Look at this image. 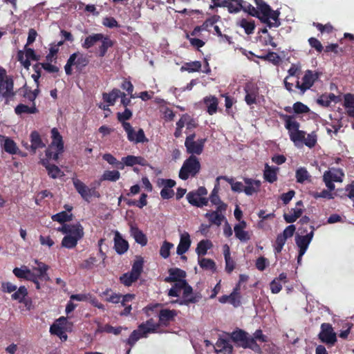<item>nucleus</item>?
<instances>
[{"label":"nucleus","instance_id":"nucleus-9","mask_svg":"<svg viewBox=\"0 0 354 354\" xmlns=\"http://www.w3.org/2000/svg\"><path fill=\"white\" fill-rule=\"evenodd\" d=\"M320 75L321 73L319 72L307 70L302 77V83H300L299 80H296L295 87L299 89L301 93L304 94L313 86Z\"/></svg>","mask_w":354,"mask_h":354},{"label":"nucleus","instance_id":"nucleus-33","mask_svg":"<svg viewBox=\"0 0 354 354\" xmlns=\"http://www.w3.org/2000/svg\"><path fill=\"white\" fill-rule=\"evenodd\" d=\"M204 104L206 105L207 108V112L209 115H212L217 112L218 101L215 96L205 97L204 98Z\"/></svg>","mask_w":354,"mask_h":354},{"label":"nucleus","instance_id":"nucleus-58","mask_svg":"<svg viewBox=\"0 0 354 354\" xmlns=\"http://www.w3.org/2000/svg\"><path fill=\"white\" fill-rule=\"evenodd\" d=\"M147 194L142 193L140 195V199L138 201H133V200H126L127 204L129 206H136L139 208H142L143 207L146 206L147 204Z\"/></svg>","mask_w":354,"mask_h":354},{"label":"nucleus","instance_id":"nucleus-28","mask_svg":"<svg viewBox=\"0 0 354 354\" xmlns=\"http://www.w3.org/2000/svg\"><path fill=\"white\" fill-rule=\"evenodd\" d=\"M232 346L227 339L219 338L215 346V351L217 354H232Z\"/></svg>","mask_w":354,"mask_h":354},{"label":"nucleus","instance_id":"nucleus-14","mask_svg":"<svg viewBox=\"0 0 354 354\" xmlns=\"http://www.w3.org/2000/svg\"><path fill=\"white\" fill-rule=\"evenodd\" d=\"M73 183L76 191L80 194L82 198L89 201L91 196H99L100 194L95 188H88L83 182L78 178H73Z\"/></svg>","mask_w":354,"mask_h":354},{"label":"nucleus","instance_id":"nucleus-22","mask_svg":"<svg viewBox=\"0 0 354 354\" xmlns=\"http://www.w3.org/2000/svg\"><path fill=\"white\" fill-rule=\"evenodd\" d=\"M192 241L188 232H184L180 234V242L177 246L176 253L178 255H183L190 248Z\"/></svg>","mask_w":354,"mask_h":354},{"label":"nucleus","instance_id":"nucleus-25","mask_svg":"<svg viewBox=\"0 0 354 354\" xmlns=\"http://www.w3.org/2000/svg\"><path fill=\"white\" fill-rule=\"evenodd\" d=\"M169 276L165 279L166 282H174L183 280L186 277V272L178 268H172L168 270Z\"/></svg>","mask_w":354,"mask_h":354},{"label":"nucleus","instance_id":"nucleus-13","mask_svg":"<svg viewBox=\"0 0 354 354\" xmlns=\"http://www.w3.org/2000/svg\"><path fill=\"white\" fill-rule=\"evenodd\" d=\"M5 84V91L2 93V96L5 98H10L15 95L13 92L14 83L12 78L7 77L6 71L0 66V91Z\"/></svg>","mask_w":354,"mask_h":354},{"label":"nucleus","instance_id":"nucleus-59","mask_svg":"<svg viewBox=\"0 0 354 354\" xmlns=\"http://www.w3.org/2000/svg\"><path fill=\"white\" fill-rule=\"evenodd\" d=\"M103 160L106 161L109 164L115 166L118 169H122L124 168V165L122 162L118 160L111 153H104L102 156Z\"/></svg>","mask_w":354,"mask_h":354},{"label":"nucleus","instance_id":"nucleus-52","mask_svg":"<svg viewBox=\"0 0 354 354\" xmlns=\"http://www.w3.org/2000/svg\"><path fill=\"white\" fill-rule=\"evenodd\" d=\"M120 178V174L117 170H106L104 172L101 177V180H109L115 182Z\"/></svg>","mask_w":354,"mask_h":354},{"label":"nucleus","instance_id":"nucleus-54","mask_svg":"<svg viewBox=\"0 0 354 354\" xmlns=\"http://www.w3.org/2000/svg\"><path fill=\"white\" fill-rule=\"evenodd\" d=\"M200 267L206 270L216 271V267L215 262L210 259L202 258L198 259Z\"/></svg>","mask_w":354,"mask_h":354},{"label":"nucleus","instance_id":"nucleus-50","mask_svg":"<svg viewBox=\"0 0 354 354\" xmlns=\"http://www.w3.org/2000/svg\"><path fill=\"white\" fill-rule=\"evenodd\" d=\"M122 330V326L113 327L109 324H105L104 326H98L97 329V332L98 333H113L114 335H119L121 333Z\"/></svg>","mask_w":354,"mask_h":354},{"label":"nucleus","instance_id":"nucleus-44","mask_svg":"<svg viewBox=\"0 0 354 354\" xmlns=\"http://www.w3.org/2000/svg\"><path fill=\"white\" fill-rule=\"evenodd\" d=\"M50 333L51 335L59 337L63 341H66L68 338L64 328L57 323H54L50 326Z\"/></svg>","mask_w":354,"mask_h":354},{"label":"nucleus","instance_id":"nucleus-56","mask_svg":"<svg viewBox=\"0 0 354 354\" xmlns=\"http://www.w3.org/2000/svg\"><path fill=\"white\" fill-rule=\"evenodd\" d=\"M73 214H68L66 211H62L59 212L52 216V219L54 221H57L60 223H64L66 221H70L72 220Z\"/></svg>","mask_w":354,"mask_h":354},{"label":"nucleus","instance_id":"nucleus-20","mask_svg":"<svg viewBox=\"0 0 354 354\" xmlns=\"http://www.w3.org/2000/svg\"><path fill=\"white\" fill-rule=\"evenodd\" d=\"M245 184L244 193L247 196H252L260 190L261 183L259 180H254L250 178H243Z\"/></svg>","mask_w":354,"mask_h":354},{"label":"nucleus","instance_id":"nucleus-38","mask_svg":"<svg viewBox=\"0 0 354 354\" xmlns=\"http://www.w3.org/2000/svg\"><path fill=\"white\" fill-rule=\"evenodd\" d=\"M131 233L136 243L140 244L142 246H145L147 244L146 235L138 227L131 226Z\"/></svg>","mask_w":354,"mask_h":354},{"label":"nucleus","instance_id":"nucleus-2","mask_svg":"<svg viewBox=\"0 0 354 354\" xmlns=\"http://www.w3.org/2000/svg\"><path fill=\"white\" fill-rule=\"evenodd\" d=\"M232 340L239 346L244 348H250L257 353H261V346L254 340V338L243 330L237 329L231 334Z\"/></svg>","mask_w":354,"mask_h":354},{"label":"nucleus","instance_id":"nucleus-40","mask_svg":"<svg viewBox=\"0 0 354 354\" xmlns=\"http://www.w3.org/2000/svg\"><path fill=\"white\" fill-rule=\"evenodd\" d=\"M303 213V209L300 207L292 208L288 214H284L283 218L286 223H292L299 218Z\"/></svg>","mask_w":354,"mask_h":354},{"label":"nucleus","instance_id":"nucleus-45","mask_svg":"<svg viewBox=\"0 0 354 354\" xmlns=\"http://www.w3.org/2000/svg\"><path fill=\"white\" fill-rule=\"evenodd\" d=\"M143 258L142 257H137L132 265L131 270L130 272L139 278L143 271Z\"/></svg>","mask_w":354,"mask_h":354},{"label":"nucleus","instance_id":"nucleus-21","mask_svg":"<svg viewBox=\"0 0 354 354\" xmlns=\"http://www.w3.org/2000/svg\"><path fill=\"white\" fill-rule=\"evenodd\" d=\"M279 115L284 122L285 127L288 131L289 134L299 129L300 124L296 120L295 115L283 113H279Z\"/></svg>","mask_w":354,"mask_h":354},{"label":"nucleus","instance_id":"nucleus-63","mask_svg":"<svg viewBox=\"0 0 354 354\" xmlns=\"http://www.w3.org/2000/svg\"><path fill=\"white\" fill-rule=\"evenodd\" d=\"M292 109L296 114L307 113L310 111L308 106L301 102L294 103Z\"/></svg>","mask_w":354,"mask_h":354},{"label":"nucleus","instance_id":"nucleus-49","mask_svg":"<svg viewBox=\"0 0 354 354\" xmlns=\"http://www.w3.org/2000/svg\"><path fill=\"white\" fill-rule=\"evenodd\" d=\"M139 278H138L136 275H134L132 272H128L120 277V281L121 283L124 285L125 286H130L132 283L136 281Z\"/></svg>","mask_w":354,"mask_h":354},{"label":"nucleus","instance_id":"nucleus-39","mask_svg":"<svg viewBox=\"0 0 354 354\" xmlns=\"http://www.w3.org/2000/svg\"><path fill=\"white\" fill-rule=\"evenodd\" d=\"M30 137L31 148L33 152H35L37 149H41L45 147L39 133L37 131H32Z\"/></svg>","mask_w":354,"mask_h":354},{"label":"nucleus","instance_id":"nucleus-30","mask_svg":"<svg viewBox=\"0 0 354 354\" xmlns=\"http://www.w3.org/2000/svg\"><path fill=\"white\" fill-rule=\"evenodd\" d=\"M278 167H270L268 163L265 165V169L263 171V178L265 180L270 183H273L277 180Z\"/></svg>","mask_w":354,"mask_h":354},{"label":"nucleus","instance_id":"nucleus-37","mask_svg":"<svg viewBox=\"0 0 354 354\" xmlns=\"http://www.w3.org/2000/svg\"><path fill=\"white\" fill-rule=\"evenodd\" d=\"M100 41H102V44L98 48V56L103 57L106 55L108 49L113 46L114 41L111 40L109 37L104 36V35L103 39Z\"/></svg>","mask_w":354,"mask_h":354},{"label":"nucleus","instance_id":"nucleus-7","mask_svg":"<svg viewBox=\"0 0 354 354\" xmlns=\"http://www.w3.org/2000/svg\"><path fill=\"white\" fill-rule=\"evenodd\" d=\"M344 176V173L342 169L332 167L324 171L323 175V181L330 191H333L335 189V185L333 183L342 182Z\"/></svg>","mask_w":354,"mask_h":354},{"label":"nucleus","instance_id":"nucleus-36","mask_svg":"<svg viewBox=\"0 0 354 354\" xmlns=\"http://www.w3.org/2000/svg\"><path fill=\"white\" fill-rule=\"evenodd\" d=\"M102 39L103 34L102 33L90 35L85 38L84 41L82 44V47L84 49H89Z\"/></svg>","mask_w":354,"mask_h":354},{"label":"nucleus","instance_id":"nucleus-34","mask_svg":"<svg viewBox=\"0 0 354 354\" xmlns=\"http://www.w3.org/2000/svg\"><path fill=\"white\" fill-rule=\"evenodd\" d=\"M120 95V90L118 88H113L109 93H103L102 99L105 102L108 103V105L113 106Z\"/></svg>","mask_w":354,"mask_h":354},{"label":"nucleus","instance_id":"nucleus-23","mask_svg":"<svg viewBox=\"0 0 354 354\" xmlns=\"http://www.w3.org/2000/svg\"><path fill=\"white\" fill-rule=\"evenodd\" d=\"M50 160L46 157V159L41 160V165L46 169L48 176L53 179L62 176L63 171L57 165L50 164Z\"/></svg>","mask_w":354,"mask_h":354},{"label":"nucleus","instance_id":"nucleus-18","mask_svg":"<svg viewBox=\"0 0 354 354\" xmlns=\"http://www.w3.org/2000/svg\"><path fill=\"white\" fill-rule=\"evenodd\" d=\"M301 73V66L299 65L292 64L290 68L288 71V76H286L283 80V84L285 88L289 92L293 91V84L289 82L288 80L290 77H295L297 80H299V76Z\"/></svg>","mask_w":354,"mask_h":354},{"label":"nucleus","instance_id":"nucleus-62","mask_svg":"<svg viewBox=\"0 0 354 354\" xmlns=\"http://www.w3.org/2000/svg\"><path fill=\"white\" fill-rule=\"evenodd\" d=\"M174 247V244L165 241L160 249V255L164 258L167 259L170 255V250Z\"/></svg>","mask_w":354,"mask_h":354},{"label":"nucleus","instance_id":"nucleus-27","mask_svg":"<svg viewBox=\"0 0 354 354\" xmlns=\"http://www.w3.org/2000/svg\"><path fill=\"white\" fill-rule=\"evenodd\" d=\"M245 227L246 223L244 221L234 227L235 236L241 242H246L250 239L249 232L244 230Z\"/></svg>","mask_w":354,"mask_h":354},{"label":"nucleus","instance_id":"nucleus-35","mask_svg":"<svg viewBox=\"0 0 354 354\" xmlns=\"http://www.w3.org/2000/svg\"><path fill=\"white\" fill-rule=\"evenodd\" d=\"M3 145L4 151L10 154H17L19 151V148L15 142L10 138L6 137L1 142Z\"/></svg>","mask_w":354,"mask_h":354},{"label":"nucleus","instance_id":"nucleus-1","mask_svg":"<svg viewBox=\"0 0 354 354\" xmlns=\"http://www.w3.org/2000/svg\"><path fill=\"white\" fill-rule=\"evenodd\" d=\"M174 284L169 290V297H178L183 290L182 299L177 300L180 305L189 306L191 304H196L202 299V295L198 292H194L192 287L185 279L174 281Z\"/></svg>","mask_w":354,"mask_h":354},{"label":"nucleus","instance_id":"nucleus-10","mask_svg":"<svg viewBox=\"0 0 354 354\" xmlns=\"http://www.w3.org/2000/svg\"><path fill=\"white\" fill-rule=\"evenodd\" d=\"M319 339L328 346H333L337 342V335L332 325L329 323H323L320 326V332L318 334Z\"/></svg>","mask_w":354,"mask_h":354},{"label":"nucleus","instance_id":"nucleus-31","mask_svg":"<svg viewBox=\"0 0 354 354\" xmlns=\"http://www.w3.org/2000/svg\"><path fill=\"white\" fill-rule=\"evenodd\" d=\"M339 100V96L335 95L334 93H324L317 99V103L322 106L328 107L331 102H337Z\"/></svg>","mask_w":354,"mask_h":354},{"label":"nucleus","instance_id":"nucleus-64","mask_svg":"<svg viewBox=\"0 0 354 354\" xmlns=\"http://www.w3.org/2000/svg\"><path fill=\"white\" fill-rule=\"evenodd\" d=\"M290 140L294 142H303L305 140L306 132L299 129L289 134Z\"/></svg>","mask_w":354,"mask_h":354},{"label":"nucleus","instance_id":"nucleus-47","mask_svg":"<svg viewBox=\"0 0 354 354\" xmlns=\"http://www.w3.org/2000/svg\"><path fill=\"white\" fill-rule=\"evenodd\" d=\"M147 337V336L146 335L143 334L142 331L140 330L139 327H138L137 330H134L131 333L129 338L127 339V344L132 347L140 338Z\"/></svg>","mask_w":354,"mask_h":354},{"label":"nucleus","instance_id":"nucleus-11","mask_svg":"<svg viewBox=\"0 0 354 354\" xmlns=\"http://www.w3.org/2000/svg\"><path fill=\"white\" fill-rule=\"evenodd\" d=\"M123 129L127 133L128 140L130 142L138 144L145 143L149 141L142 129H139L136 133L130 123L123 124Z\"/></svg>","mask_w":354,"mask_h":354},{"label":"nucleus","instance_id":"nucleus-17","mask_svg":"<svg viewBox=\"0 0 354 354\" xmlns=\"http://www.w3.org/2000/svg\"><path fill=\"white\" fill-rule=\"evenodd\" d=\"M245 93V101L248 105H252L257 103V98L259 95V88L253 83H246L244 86Z\"/></svg>","mask_w":354,"mask_h":354},{"label":"nucleus","instance_id":"nucleus-57","mask_svg":"<svg viewBox=\"0 0 354 354\" xmlns=\"http://www.w3.org/2000/svg\"><path fill=\"white\" fill-rule=\"evenodd\" d=\"M286 241L287 239L281 234L277 235L275 242L273 244L274 252L275 254H278L281 252Z\"/></svg>","mask_w":354,"mask_h":354},{"label":"nucleus","instance_id":"nucleus-29","mask_svg":"<svg viewBox=\"0 0 354 354\" xmlns=\"http://www.w3.org/2000/svg\"><path fill=\"white\" fill-rule=\"evenodd\" d=\"M223 251L225 261V271L230 274L235 268V262L231 258L230 246L225 244L223 247Z\"/></svg>","mask_w":354,"mask_h":354},{"label":"nucleus","instance_id":"nucleus-43","mask_svg":"<svg viewBox=\"0 0 354 354\" xmlns=\"http://www.w3.org/2000/svg\"><path fill=\"white\" fill-rule=\"evenodd\" d=\"M212 247V243L208 239L201 240L197 245L196 252L198 256H204L207 250Z\"/></svg>","mask_w":354,"mask_h":354},{"label":"nucleus","instance_id":"nucleus-8","mask_svg":"<svg viewBox=\"0 0 354 354\" xmlns=\"http://www.w3.org/2000/svg\"><path fill=\"white\" fill-rule=\"evenodd\" d=\"M196 137L195 133L188 136L185 141V146L187 153L190 156L201 155L204 149L206 138L198 139L197 141L194 140Z\"/></svg>","mask_w":354,"mask_h":354},{"label":"nucleus","instance_id":"nucleus-41","mask_svg":"<svg viewBox=\"0 0 354 354\" xmlns=\"http://www.w3.org/2000/svg\"><path fill=\"white\" fill-rule=\"evenodd\" d=\"M227 1L225 8L230 13H237L241 11L245 3L243 0H227Z\"/></svg>","mask_w":354,"mask_h":354},{"label":"nucleus","instance_id":"nucleus-4","mask_svg":"<svg viewBox=\"0 0 354 354\" xmlns=\"http://www.w3.org/2000/svg\"><path fill=\"white\" fill-rule=\"evenodd\" d=\"M201 165L199 159L196 156H189L183 162L178 174V176L183 180L189 177H195L199 174Z\"/></svg>","mask_w":354,"mask_h":354},{"label":"nucleus","instance_id":"nucleus-61","mask_svg":"<svg viewBox=\"0 0 354 354\" xmlns=\"http://www.w3.org/2000/svg\"><path fill=\"white\" fill-rule=\"evenodd\" d=\"M132 111L129 109L128 108H125L124 112L117 113V119L122 124V126L123 127V124L124 123H129L127 122V120H129L132 117Z\"/></svg>","mask_w":354,"mask_h":354},{"label":"nucleus","instance_id":"nucleus-19","mask_svg":"<svg viewBox=\"0 0 354 354\" xmlns=\"http://www.w3.org/2000/svg\"><path fill=\"white\" fill-rule=\"evenodd\" d=\"M178 312L176 310L162 309L158 314L159 323L160 326H168L170 322L174 321Z\"/></svg>","mask_w":354,"mask_h":354},{"label":"nucleus","instance_id":"nucleus-51","mask_svg":"<svg viewBox=\"0 0 354 354\" xmlns=\"http://www.w3.org/2000/svg\"><path fill=\"white\" fill-rule=\"evenodd\" d=\"M79 240L80 239L66 234L62 241V246L68 249L74 248L76 247Z\"/></svg>","mask_w":354,"mask_h":354},{"label":"nucleus","instance_id":"nucleus-6","mask_svg":"<svg viewBox=\"0 0 354 354\" xmlns=\"http://www.w3.org/2000/svg\"><path fill=\"white\" fill-rule=\"evenodd\" d=\"M280 12L278 10H273L270 6H266L259 11V15L255 16L258 18L260 21L263 24H267V26L272 28L273 27H279L281 25L279 20Z\"/></svg>","mask_w":354,"mask_h":354},{"label":"nucleus","instance_id":"nucleus-26","mask_svg":"<svg viewBox=\"0 0 354 354\" xmlns=\"http://www.w3.org/2000/svg\"><path fill=\"white\" fill-rule=\"evenodd\" d=\"M160 323H156L153 319L151 318L147 320L145 322L140 324L138 327L140 330L143 332L144 335L147 336L149 333H154L158 331V328L160 327Z\"/></svg>","mask_w":354,"mask_h":354},{"label":"nucleus","instance_id":"nucleus-46","mask_svg":"<svg viewBox=\"0 0 354 354\" xmlns=\"http://www.w3.org/2000/svg\"><path fill=\"white\" fill-rule=\"evenodd\" d=\"M15 111L16 114L21 115L22 113H36L38 112V110L36 108L35 103H33L32 106H28L24 104H19L15 107Z\"/></svg>","mask_w":354,"mask_h":354},{"label":"nucleus","instance_id":"nucleus-32","mask_svg":"<svg viewBox=\"0 0 354 354\" xmlns=\"http://www.w3.org/2000/svg\"><path fill=\"white\" fill-rule=\"evenodd\" d=\"M221 179L225 180L231 185V189L234 192H244L245 186L243 185L241 182L234 181V178H229L226 176H219L217 177V181H219Z\"/></svg>","mask_w":354,"mask_h":354},{"label":"nucleus","instance_id":"nucleus-16","mask_svg":"<svg viewBox=\"0 0 354 354\" xmlns=\"http://www.w3.org/2000/svg\"><path fill=\"white\" fill-rule=\"evenodd\" d=\"M58 231L80 239L84 236V228L79 223L76 224H64L62 227L58 229Z\"/></svg>","mask_w":354,"mask_h":354},{"label":"nucleus","instance_id":"nucleus-48","mask_svg":"<svg viewBox=\"0 0 354 354\" xmlns=\"http://www.w3.org/2000/svg\"><path fill=\"white\" fill-rule=\"evenodd\" d=\"M205 217L207 218L212 224L220 225L221 222L225 218V216L222 214H219L217 212H207L205 214Z\"/></svg>","mask_w":354,"mask_h":354},{"label":"nucleus","instance_id":"nucleus-12","mask_svg":"<svg viewBox=\"0 0 354 354\" xmlns=\"http://www.w3.org/2000/svg\"><path fill=\"white\" fill-rule=\"evenodd\" d=\"M28 295V291L26 286H21L14 293H12L11 299L14 301H17L20 304H23L26 310H30L33 307L32 301Z\"/></svg>","mask_w":354,"mask_h":354},{"label":"nucleus","instance_id":"nucleus-60","mask_svg":"<svg viewBox=\"0 0 354 354\" xmlns=\"http://www.w3.org/2000/svg\"><path fill=\"white\" fill-rule=\"evenodd\" d=\"M219 189H220L219 181H217V178H216V183L214 185V187L213 190L212 191V193L209 196V200H210L211 203L214 205L220 203V202L221 201V200L218 196Z\"/></svg>","mask_w":354,"mask_h":354},{"label":"nucleus","instance_id":"nucleus-42","mask_svg":"<svg viewBox=\"0 0 354 354\" xmlns=\"http://www.w3.org/2000/svg\"><path fill=\"white\" fill-rule=\"evenodd\" d=\"M201 62L200 61H194L189 62H185L181 66V71H187L188 73L198 72L201 69Z\"/></svg>","mask_w":354,"mask_h":354},{"label":"nucleus","instance_id":"nucleus-24","mask_svg":"<svg viewBox=\"0 0 354 354\" xmlns=\"http://www.w3.org/2000/svg\"><path fill=\"white\" fill-rule=\"evenodd\" d=\"M114 248L119 254L125 253L129 249L128 242L116 231L114 237Z\"/></svg>","mask_w":354,"mask_h":354},{"label":"nucleus","instance_id":"nucleus-55","mask_svg":"<svg viewBox=\"0 0 354 354\" xmlns=\"http://www.w3.org/2000/svg\"><path fill=\"white\" fill-rule=\"evenodd\" d=\"M239 26L243 28L247 35H251L254 32L255 28V24L254 21H248L245 19H242L239 21Z\"/></svg>","mask_w":354,"mask_h":354},{"label":"nucleus","instance_id":"nucleus-15","mask_svg":"<svg viewBox=\"0 0 354 354\" xmlns=\"http://www.w3.org/2000/svg\"><path fill=\"white\" fill-rule=\"evenodd\" d=\"M310 228L311 230L309 233H307L306 235H297L295 237V243L299 248L300 255H304L306 253L313 238L315 227L313 225H310Z\"/></svg>","mask_w":354,"mask_h":354},{"label":"nucleus","instance_id":"nucleus-53","mask_svg":"<svg viewBox=\"0 0 354 354\" xmlns=\"http://www.w3.org/2000/svg\"><path fill=\"white\" fill-rule=\"evenodd\" d=\"M295 177L297 183H304L310 179V175L305 167H300L297 169Z\"/></svg>","mask_w":354,"mask_h":354},{"label":"nucleus","instance_id":"nucleus-5","mask_svg":"<svg viewBox=\"0 0 354 354\" xmlns=\"http://www.w3.org/2000/svg\"><path fill=\"white\" fill-rule=\"evenodd\" d=\"M89 64L88 57L80 51L71 54L64 66L65 73L67 75L73 73L72 67L75 66L77 71H82Z\"/></svg>","mask_w":354,"mask_h":354},{"label":"nucleus","instance_id":"nucleus-3","mask_svg":"<svg viewBox=\"0 0 354 354\" xmlns=\"http://www.w3.org/2000/svg\"><path fill=\"white\" fill-rule=\"evenodd\" d=\"M52 142L46 149V156L49 159L57 160L59 154L64 152V142L61 134L57 128L51 129Z\"/></svg>","mask_w":354,"mask_h":354}]
</instances>
